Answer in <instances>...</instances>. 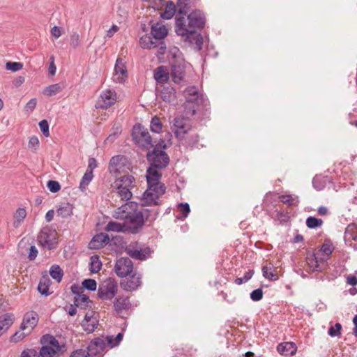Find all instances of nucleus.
Instances as JSON below:
<instances>
[{"mask_svg":"<svg viewBox=\"0 0 357 357\" xmlns=\"http://www.w3.org/2000/svg\"><path fill=\"white\" fill-rule=\"evenodd\" d=\"M306 226L309 229H315L321 227L323 225V220L314 216H309L306 219Z\"/></svg>","mask_w":357,"mask_h":357,"instance_id":"45","label":"nucleus"},{"mask_svg":"<svg viewBox=\"0 0 357 357\" xmlns=\"http://www.w3.org/2000/svg\"><path fill=\"white\" fill-rule=\"evenodd\" d=\"M154 78L159 83H165L169 79V73L164 66L156 68L154 73Z\"/></svg>","mask_w":357,"mask_h":357,"instance_id":"33","label":"nucleus"},{"mask_svg":"<svg viewBox=\"0 0 357 357\" xmlns=\"http://www.w3.org/2000/svg\"><path fill=\"white\" fill-rule=\"evenodd\" d=\"M93 174L91 170H86L82 176L80 183H79V189L81 191L84 192L93 179Z\"/></svg>","mask_w":357,"mask_h":357,"instance_id":"40","label":"nucleus"},{"mask_svg":"<svg viewBox=\"0 0 357 357\" xmlns=\"http://www.w3.org/2000/svg\"><path fill=\"white\" fill-rule=\"evenodd\" d=\"M185 75V69L183 66L177 64H173L171 67V76L172 81L176 84H179Z\"/></svg>","mask_w":357,"mask_h":357,"instance_id":"25","label":"nucleus"},{"mask_svg":"<svg viewBox=\"0 0 357 357\" xmlns=\"http://www.w3.org/2000/svg\"><path fill=\"white\" fill-rule=\"evenodd\" d=\"M319 251L324 253L328 259L333 251V245L331 241L329 240H326L324 243L321 246Z\"/></svg>","mask_w":357,"mask_h":357,"instance_id":"48","label":"nucleus"},{"mask_svg":"<svg viewBox=\"0 0 357 357\" xmlns=\"http://www.w3.org/2000/svg\"><path fill=\"white\" fill-rule=\"evenodd\" d=\"M23 68V64L20 62L8 61L6 64V68L8 70L17 72Z\"/></svg>","mask_w":357,"mask_h":357,"instance_id":"54","label":"nucleus"},{"mask_svg":"<svg viewBox=\"0 0 357 357\" xmlns=\"http://www.w3.org/2000/svg\"><path fill=\"white\" fill-rule=\"evenodd\" d=\"M150 128L153 132L155 133H160L162 131V124L159 117L155 116L152 118Z\"/></svg>","mask_w":357,"mask_h":357,"instance_id":"46","label":"nucleus"},{"mask_svg":"<svg viewBox=\"0 0 357 357\" xmlns=\"http://www.w3.org/2000/svg\"><path fill=\"white\" fill-rule=\"evenodd\" d=\"M178 209L183 218H186L190 212V205L188 203H181L178 205Z\"/></svg>","mask_w":357,"mask_h":357,"instance_id":"56","label":"nucleus"},{"mask_svg":"<svg viewBox=\"0 0 357 357\" xmlns=\"http://www.w3.org/2000/svg\"><path fill=\"white\" fill-rule=\"evenodd\" d=\"M125 188L126 189L120 188V186H116L117 193L121 199L128 201L132 198V193L130 191L131 189H128V188Z\"/></svg>","mask_w":357,"mask_h":357,"instance_id":"47","label":"nucleus"},{"mask_svg":"<svg viewBox=\"0 0 357 357\" xmlns=\"http://www.w3.org/2000/svg\"><path fill=\"white\" fill-rule=\"evenodd\" d=\"M263 297V291L261 288H258L253 290L250 293V298L254 301H259Z\"/></svg>","mask_w":357,"mask_h":357,"instance_id":"60","label":"nucleus"},{"mask_svg":"<svg viewBox=\"0 0 357 357\" xmlns=\"http://www.w3.org/2000/svg\"><path fill=\"white\" fill-rule=\"evenodd\" d=\"M132 137L135 143L144 150H149L155 145L148 130L140 124L134 126Z\"/></svg>","mask_w":357,"mask_h":357,"instance_id":"5","label":"nucleus"},{"mask_svg":"<svg viewBox=\"0 0 357 357\" xmlns=\"http://www.w3.org/2000/svg\"><path fill=\"white\" fill-rule=\"evenodd\" d=\"M177 12V8L172 1H167L164 12L160 13V16L162 19L169 20L173 17L175 13Z\"/></svg>","mask_w":357,"mask_h":357,"instance_id":"37","label":"nucleus"},{"mask_svg":"<svg viewBox=\"0 0 357 357\" xmlns=\"http://www.w3.org/2000/svg\"><path fill=\"white\" fill-rule=\"evenodd\" d=\"M139 206L141 207V208H139V211L143 215L144 225L146 222H149V225H151L156 220L159 214L158 209L154 210L150 208H144V206H141V203L139 204Z\"/></svg>","mask_w":357,"mask_h":357,"instance_id":"22","label":"nucleus"},{"mask_svg":"<svg viewBox=\"0 0 357 357\" xmlns=\"http://www.w3.org/2000/svg\"><path fill=\"white\" fill-rule=\"evenodd\" d=\"M102 266V261L100 260L98 255H93L90 257L89 270L92 273H98L101 270Z\"/></svg>","mask_w":357,"mask_h":357,"instance_id":"38","label":"nucleus"},{"mask_svg":"<svg viewBox=\"0 0 357 357\" xmlns=\"http://www.w3.org/2000/svg\"><path fill=\"white\" fill-rule=\"evenodd\" d=\"M120 282L121 287L126 291H132L136 290L142 285V275L136 271H133Z\"/></svg>","mask_w":357,"mask_h":357,"instance_id":"10","label":"nucleus"},{"mask_svg":"<svg viewBox=\"0 0 357 357\" xmlns=\"http://www.w3.org/2000/svg\"><path fill=\"white\" fill-rule=\"evenodd\" d=\"M37 289L41 295L47 296L51 294L49 287L47 285L42 284V282L38 283Z\"/></svg>","mask_w":357,"mask_h":357,"instance_id":"64","label":"nucleus"},{"mask_svg":"<svg viewBox=\"0 0 357 357\" xmlns=\"http://www.w3.org/2000/svg\"><path fill=\"white\" fill-rule=\"evenodd\" d=\"M105 347V342L101 338H95L91 340L87 347V351H89V356H98L102 351H104Z\"/></svg>","mask_w":357,"mask_h":357,"instance_id":"17","label":"nucleus"},{"mask_svg":"<svg viewBox=\"0 0 357 357\" xmlns=\"http://www.w3.org/2000/svg\"><path fill=\"white\" fill-rule=\"evenodd\" d=\"M50 230L49 228H43L38 234V241L43 246H47L49 249H52V248L50 246L52 241L50 239Z\"/></svg>","mask_w":357,"mask_h":357,"instance_id":"35","label":"nucleus"},{"mask_svg":"<svg viewBox=\"0 0 357 357\" xmlns=\"http://www.w3.org/2000/svg\"><path fill=\"white\" fill-rule=\"evenodd\" d=\"M263 276L270 280L275 281L278 280V276L272 272H269L267 266L262 267Z\"/></svg>","mask_w":357,"mask_h":357,"instance_id":"57","label":"nucleus"},{"mask_svg":"<svg viewBox=\"0 0 357 357\" xmlns=\"http://www.w3.org/2000/svg\"><path fill=\"white\" fill-rule=\"evenodd\" d=\"M124 224L119 223L114 221H110L107 223V225L105 227V230L107 231H116V232H124L126 233V230L124 229Z\"/></svg>","mask_w":357,"mask_h":357,"instance_id":"42","label":"nucleus"},{"mask_svg":"<svg viewBox=\"0 0 357 357\" xmlns=\"http://www.w3.org/2000/svg\"><path fill=\"white\" fill-rule=\"evenodd\" d=\"M69 357H89V351L86 349H77L71 352Z\"/></svg>","mask_w":357,"mask_h":357,"instance_id":"61","label":"nucleus"},{"mask_svg":"<svg viewBox=\"0 0 357 357\" xmlns=\"http://www.w3.org/2000/svg\"><path fill=\"white\" fill-rule=\"evenodd\" d=\"M70 45L74 49L79 45V36L77 33H73L70 36Z\"/></svg>","mask_w":357,"mask_h":357,"instance_id":"63","label":"nucleus"},{"mask_svg":"<svg viewBox=\"0 0 357 357\" xmlns=\"http://www.w3.org/2000/svg\"><path fill=\"white\" fill-rule=\"evenodd\" d=\"M92 301L89 297L85 294H81L74 298V303L69 307L68 312H76L77 307L80 310H86L88 307L91 308Z\"/></svg>","mask_w":357,"mask_h":357,"instance_id":"13","label":"nucleus"},{"mask_svg":"<svg viewBox=\"0 0 357 357\" xmlns=\"http://www.w3.org/2000/svg\"><path fill=\"white\" fill-rule=\"evenodd\" d=\"M122 339H123V334L121 333H118L115 338H114V337L112 335L106 337V340H107L108 344L111 347L117 346L120 343V342L122 340Z\"/></svg>","mask_w":357,"mask_h":357,"instance_id":"51","label":"nucleus"},{"mask_svg":"<svg viewBox=\"0 0 357 357\" xmlns=\"http://www.w3.org/2000/svg\"><path fill=\"white\" fill-rule=\"evenodd\" d=\"M109 241V235L105 233H99L95 235L89 243V248L98 250L103 248Z\"/></svg>","mask_w":357,"mask_h":357,"instance_id":"15","label":"nucleus"},{"mask_svg":"<svg viewBox=\"0 0 357 357\" xmlns=\"http://www.w3.org/2000/svg\"><path fill=\"white\" fill-rule=\"evenodd\" d=\"M344 238L345 241L353 240L357 242V224L351 223L347 225L344 231Z\"/></svg>","mask_w":357,"mask_h":357,"instance_id":"31","label":"nucleus"},{"mask_svg":"<svg viewBox=\"0 0 357 357\" xmlns=\"http://www.w3.org/2000/svg\"><path fill=\"white\" fill-rule=\"evenodd\" d=\"M95 314H85L84 319L82 321V326L87 333H92L98 325V317L94 316Z\"/></svg>","mask_w":357,"mask_h":357,"instance_id":"20","label":"nucleus"},{"mask_svg":"<svg viewBox=\"0 0 357 357\" xmlns=\"http://www.w3.org/2000/svg\"><path fill=\"white\" fill-rule=\"evenodd\" d=\"M172 128L175 137L180 141H183L185 135L192 130L190 120L185 116L175 117Z\"/></svg>","mask_w":357,"mask_h":357,"instance_id":"7","label":"nucleus"},{"mask_svg":"<svg viewBox=\"0 0 357 357\" xmlns=\"http://www.w3.org/2000/svg\"><path fill=\"white\" fill-rule=\"evenodd\" d=\"M135 178L131 175H124L115 181L116 186H120V188L132 189L135 186Z\"/></svg>","mask_w":357,"mask_h":357,"instance_id":"27","label":"nucleus"},{"mask_svg":"<svg viewBox=\"0 0 357 357\" xmlns=\"http://www.w3.org/2000/svg\"><path fill=\"white\" fill-rule=\"evenodd\" d=\"M114 71L116 75L117 76L115 80L118 82H123L125 79L128 77V72L126 66V62L123 61L122 58H117L114 66Z\"/></svg>","mask_w":357,"mask_h":357,"instance_id":"19","label":"nucleus"},{"mask_svg":"<svg viewBox=\"0 0 357 357\" xmlns=\"http://www.w3.org/2000/svg\"><path fill=\"white\" fill-rule=\"evenodd\" d=\"M28 146L29 149L36 151L39 147V140L36 136L29 137Z\"/></svg>","mask_w":357,"mask_h":357,"instance_id":"62","label":"nucleus"},{"mask_svg":"<svg viewBox=\"0 0 357 357\" xmlns=\"http://www.w3.org/2000/svg\"><path fill=\"white\" fill-rule=\"evenodd\" d=\"M175 89L169 85L164 86L160 91V96L162 100L169 102L175 99Z\"/></svg>","mask_w":357,"mask_h":357,"instance_id":"36","label":"nucleus"},{"mask_svg":"<svg viewBox=\"0 0 357 357\" xmlns=\"http://www.w3.org/2000/svg\"><path fill=\"white\" fill-rule=\"evenodd\" d=\"M186 15H176L175 31L193 47L195 51L202 49L203 37L197 31L202 30L206 24L204 13L195 9Z\"/></svg>","mask_w":357,"mask_h":357,"instance_id":"1","label":"nucleus"},{"mask_svg":"<svg viewBox=\"0 0 357 357\" xmlns=\"http://www.w3.org/2000/svg\"><path fill=\"white\" fill-rule=\"evenodd\" d=\"M47 187L50 192L54 193L59 192L61 189L59 183L53 180H50L47 181Z\"/></svg>","mask_w":357,"mask_h":357,"instance_id":"55","label":"nucleus"},{"mask_svg":"<svg viewBox=\"0 0 357 357\" xmlns=\"http://www.w3.org/2000/svg\"><path fill=\"white\" fill-rule=\"evenodd\" d=\"M116 99V93L114 91H102L95 104V107L98 109H107L115 104Z\"/></svg>","mask_w":357,"mask_h":357,"instance_id":"9","label":"nucleus"},{"mask_svg":"<svg viewBox=\"0 0 357 357\" xmlns=\"http://www.w3.org/2000/svg\"><path fill=\"white\" fill-rule=\"evenodd\" d=\"M139 207V203L128 202L115 211L114 218L123 220L124 229L128 234H139L145 225Z\"/></svg>","mask_w":357,"mask_h":357,"instance_id":"2","label":"nucleus"},{"mask_svg":"<svg viewBox=\"0 0 357 357\" xmlns=\"http://www.w3.org/2000/svg\"><path fill=\"white\" fill-rule=\"evenodd\" d=\"M40 131L43 132L44 136L49 137L50 131H49V123L46 119H43L40 121L38 123Z\"/></svg>","mask_w":357,"mask_h":357,"instance_id":"58","label":"nucleus"},{"mask_svg":"<svg viewBox=\"0 0 357 357\" xmlns=\"http://www.w3.org/2000/svg\"><path fill=\"white\" fill-rule=\"evenodd\" d=\"M127 158L124 155H117L112 157L109 160L108 170L111 174L121 172L126 165Z\"/></svg>","mask_w":357,"mask_h":357,"instance_id":"14","label":"nucleus"},{"mask_svg":"<svg viewBox=\"0 0 357 357\" xmlns=\"http://www.w3.org/2000/svg\"><path fill=\"white\" fill-rule=\"evenodd\" d=\"M199 137L197 133L186 135L183 141H181L183 144L187 146L194 147L198 144Z\"/></svg>","mask_w":357,"mask_h":357,"instance_id":"39","label":"nucleus"},{"mask_svg":"<svg viewBox=\"0 0 357 357\" xmlns=\"http://www.w3.org/2000/svg\"><path fill=\"white\" fill-rule=\"evenodd\" d=\"M82 288L89 291H95L97 287V282L94 279H85L82 282Z\"/></svg>","mask_w":357,"mask_h":357,"instance_id":"49","label":"nucleus"},{"mask_svg":"<svg viewBox=\"0 0 357 357\" xmlns=\"http://www.w3.org/2000/svg\"><path fill=\"white\" fill-rule=\"evenodd\" d=\"M166 187L165 184L160 183L153 185H148V188L143 193L142 197V206L158 205L157 199L165 193Z\"/></svg>","mask_w":357,"mask_h":357,"instance_id":"4","label":"nucleus"},{"mask_svg":"<svg viewBox=\"0 0 357 357\" xmlns=\"http://www.w3.org/2000/svg\"><path fill=\"white\" fill-rule=\"evenodd\" d=\"M13 324V318L9 314L0 316V337L8 330Z\"/></svg>","mask_w":357,"mask_h":357,"instance_id":"29","label":"nucleus"},{"mask_svg":"<svg viewBox=\"0 0 357 357\" xmlns=\"http://www.w3.org/2000/svg\"><path fill=\"white\" fill-rule=\"evenodd\" d=\"M126 252L131 258L143 261L146 259L147 255L149 254L150 249L147 248L145 250L142 251V250H137L128 247L126 248Z\"/></svg>","mask_w":357,"mask_h":357,"instance_id":"26","label":"nucleus"},{"mask_svg":"<svg viewBox=\"0 0 357 357\" xmlns=\"http://www.w3.org/2000/svg\"><path fill=\"white\" fill-rule=\"evenodd\" d=\"M342 325L340 323H336L335 326H332L328 329V335L331 337H336L341 335Z\"/></svg>","mask_w":357,"mask_h":357,"instance_id":"53","label":"nucleus"},{"mask_svg":"<svg viewBox=\"0 0 357 357\" xmlns=\"http://www.w3.org/2000/svg\"><path fill=\"white\" fill-rule=\"evenodd\" d=\"M158 168L149 165L146 170V181L148 185H151V188L157 183H160V180L162 177V174L158 172Z\"/></svg>","mask_w":357,"mask_h":357,"instance_id":"21","label":"nucleus"},{"mask_svg":"<svg viewBox=\"0 0 357 357\" xmlns=\"http://www.w3.org/2000/svg\"><path fill=\"white\" fill-rule=\"evenodd\" d=\"M152 150H147L146 158L149 165L159 169H165L169 164L170 158L165 152L167 149V143L164 139H160L159 141L152 146Z\"/></svg>","mask_w":357,"mask_h":357,"instance_id":"3","label":"nucleus"},{"mask_svg":"<svg viewBox=\"0 0 357 357\" xmlns=\"http://www.w3.org/2000/svg\"><path fill=\"white\" fill-rule=\"evenodd\" d=\"M114 307L115 310L118 312L121 310H130L131 303L127 297H120L116 298L114 303Z\"/></svg>","mask_w":357,"mask_h":357,"instance_id":"34","label":"nucleus"},{"mask_svg":"<svg viewBox=\"0 0 357 357\" xmlns=\"http://www.w3.org/2000/svg\"><path fill=\"white\" fill-rule=\"evenodd\" d=\"M114 270L119 277H127L133 272V263L129 257H121L117 259Z\"/></svg>","mask_w":357,"mask_h":357,"instance_id":"11","label":"nucleus"},{"mask_svg":"<svg viewBox=\"0 0 357 357\" xmlns=\"http://www.w3.org/2000/svg\"><path fill=\"white\" fill-rule=\"evenodd\" d=\"M118 286L114 279L109 278L98 287V296L102 301L112 300L117 294Z\"/></svg>","mask_w":357,"mask_h":357,"instance_id":"8","label":"nucleus"},{"mask_svg":"<svg viewBox=\"0 0 357 357\" xmlns=\"http://www.w3.org/2000/svg\"><path fill=\"white\" fill-rule=\"evenodd\" d=\"M167 33V29L164 25L156 23L151 26V34L156 40L165 38Z\"/></svg>","mask_w":357,"mask_h":357,"instance_id":"24","label":"nucleus"},{"mask_svg":"<svg viewBox=\"0 0 357 357\" xmlns=\"http://www.w3.org/2000/svg\"><path fill=\"white\" fill-rule=\"evenodd\" d=\"M50 274L53 279L60 282L63 275V271L59 265L54 264L50 267Z\"/></svg>","mask_w":357,"mask_h":357,"instance_id":"41","label":"nucleus"},{"mask_svg":"<svg viewBox=\"0 0 357 357\" xmlns=\"http://www.w3.org/2000/svg\"><path fill=\"white\" fill-rule=\"evenodd\" d=\"M277 350L282 355H294L296 351V347L292 342H285L280 344L277 347Z\"/></svg>","mask_w":357,"mask_h":357,"instance_id":"30","label":"nucleus"},{"mask_svg":"<svg viewBox=\"0 0 357 357\" xmlns=\"http://www.w3.org/2000/svg\"><path fill=\"white\" fill-rule=\"evenodd\" d=\"M63 90L60 84H54L47 86L44 90V94L47 96H53Z\"/></svg>","mask_w":357,"mask_h":357,"instance_id":"44","label":"nucleus"},{"mask_svg":"<svg viewBox=\"0 0 357 357\" xmlns=\"http://www.w3.org/2000/svg\"><path fill=\"white\" fill-rule=\"evenodd\" d=\"M26 216V211L25 208H19L15 214V220L13 222V226L15 227H18L22 222L24 220Z\"/></svg>","mask_w":357,"mask_h":357,"instance_id":"43","label":"nucleus"},{"mask_svg":"<svg viewBox=\"0 0 357 357\" xmlns=\"http://www.w3.org/2000/svg\"><path fill=\"white\" fill-rule=\"evenodd\" d=\"M317 255L318 254L313 252L310 257H307V262L313 271L321 272L324 270V266H325L327 258L319 259Z\"/></svg>","mask_w":357,"mask_h":357,"instance_id":"18","label":"nucleus"},{"mask_svg":"<svg viewBox=\"0 0 357 357\" xmlns=\"http://www.w3.org/2000/svg\"><path fill=\"white\" fill-rule=\"evenodd\" d=\"M195 0H177L176 8L178 16L187 15L192 6Z\"/></svg>","mask_w":357,"mask_h":357,"instance_id":"23","label":"nucleus"},{"mask_svg":"<svg viewBox=\"0 0 357 357\" xmlns=\"http://www.w3.org/2000/svg\"><path fill=\"white\" fill-rule=\"evenodd\" d=\"M20 357H40L39 352L34 349H26L24 350Z\"/></svg>","mask_w":357,"mask_h":357,"instance_id":"59","label":"nucleus"},{"mask_svg":"<svg viewBox=\"0 0 357 357\" xmlns=\"http://www.w3.org/2000/svg\"><path fill=\"white\" fill-rule=\"evenodd\" d=\"M29 335V333L26 331L20 330V331H17L13 335H12L10 340V342L16 343L23 340Z\"/></svg>","mask_w":357,"mask_h":357,"instance_id":"52","label":"nucleus"},{"mask_svg":"<svg viewBox=\"0 0 357 357\" xmlns=\"http://www.w3.org/2000/svg\"><path fill=\"white\" fill-rule=\"evenodd\" d=\"M38 319L37 314H35V315L26 314L20 325V330L26 331L30 334L36 326Z\"/></svg>","mask_w":357,"mask_h":357,"instance_id":"16","label":"nucleus"},{"mask_svg":"<svg viewBox=\"0 0 357 357\" xmlns=\"http://www.w3.org/2000/svg\"><path fill=\"white\" fill-rule=\"evenodd\" d=\"M185 102L191 104L199 105L203 103L204 98L203 95L199 93V91L196 86H189L183 92Z\"/></svg>","mask_w":357,"mask_h":357,"instance_id":"12","label":"nucleus"},{"mask_svg":"<svg viewBox=\"0 0 357 357\" xmlns=\"http://www.w3.org/2000/svg\"><path fill=\"white\" fill-rule=\"evenodd\" d=\"M196 105L188 103V102H184L183 107H184V114H185V117L190 118V116H192L195 114L197 111Z\"/></svg>","mask_w":357,"mask_h":357,"instance_id":"50","label":"nucleus"},{"mask_svg":"<svg viewBox=\"0 0 357 357\" xmlns=\"http://www.w3.org/2000/svg\"><path fill=\"white\" fill-rule=\"evenodd\" d=\"M139 43L144 49H152L158 47V40H155L151 35L145 34L139 39Z\"/></svg>","mask_w":357,"mask_h":357,"instance_id":"32","label":"nucleus"},{"mask_svg":"<svg viewBox=\"0 0 357 357\" xmlns=\"http://www.w3.org/2000/svg\"><path fill=\"white\" fill-rule=\"evenodd\" d=\"M73 206L68 202H63L59 204L56 213L57 215L62 218H67L73 215Z\"/></svg>","mask_w":357,"mask_h":357,"instance_id":"28","label":"nucleus"},{"mask_svg":"<svg viewBox=\"0 0 357 357\" xmlns=\"http://www.w3.org/2000/svg\"><path fill=\"white\" fill-rule=\"evenodd\" d=\"M66 350L65 344H60L54 337L52 336L49 343L41 347L39 354L40 357H60Z\"/></svg>","mask_w":357,"mask_h":357,"instance_id":"6","label":"nucleus"}]
</instances>
